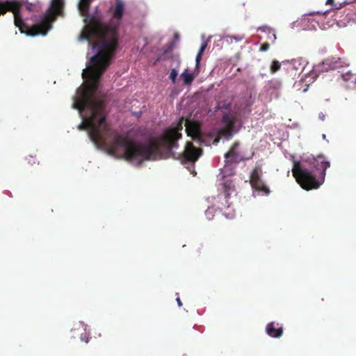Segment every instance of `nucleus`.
Listing matches in <instances>:
<instances>
[{
	"mask_svg": "<svg viewBox=\"0 0 356 356\" xmlns=\"http://www.w3.org/2000/svg\"><path fill=\"white\" fill-rule=\"evenodd\" d=\"M124 9L122 0H117L113 17L104 24L95 17L85 15V26L79 36L91 45L93 55L89 58L82 78L86 81L73 96L72 107L79 111L81 123L79 130H86L90 140L99 149H159L157 143L136 142L118 135L106 120L104 101L99 92V81L110 64L118 47V27Z\"/></svg>",
	"mask_w": 356,
	"mask_h": 356,
	"instance_id": "f257e3e1",
	"label": "nucleus"
},
{
	"mask_svg": "<svg viewBox=\"0 0 356 356\" xmlns=\"http://www.w3.org/2000/svg\"><path fill=\"white\" fill-rule=\"evenodd\" d=\"M184 122L188 136L198 144L207 146L217 145L220 138L229 139L238 131L241 125L238 116L229 113L223 115L222 127L218 131L206 135L202 133L198 123L181 118L176 126L167 129L163 134V142L170 150L178 146L177 141L181 138Z\"/></svg>",
	"mask_w": 356,
	"mask_h": 356,
	"instance_id": "f03ea898",
	"label": "nucleus"
},
{
	"mask_svg": "<svg viewBox=\"0 0 356 356\" xmlns=\"http://www.w3.org/2000/svg\"><path fill=\"white\" fill-rule=\"evenodd\" d=\"M313 165L317 170H321L318 176L315 175L313 171L308 169L304 163L300 161L293 162V176L300 186L306 191L318 188L325 181L326 170L330 166V161L322 155L314 159Z\"/></svg>",
	"mask_w": 356,
	"mask_h": 356,
	"instance_id": "7ed1b4c3",
	"label": "nucleus"
},
{
	"mask_svg": "<svg viewBox=\"0 0 356 356\" xmlns=\"http://www.w3.org/2000/svg\"><path fill=\"white\" fill-rule=\"evenodd\" d=\"M225 164L218 175L219 184L222 186L223 192L218 195V198L223 200L225 204L222 202V204L229 209L230 204L227 199L234 192V186L230 177L234 174L236 163L245 159L238 143L232 146L229 152L225 154Z\"/></svg>",
	"mask_w": 356,
	"mask_h": 356,
	"instance_id": "20e7f679",
	"label": "nucleus"
},
{
	"mask_svg": "<svg viewBox=\"0 0 356 356\" xmlns=\"http://www.w3.org/2000/svg\"><path fill=\"white\" fill-rule=\"evenodd\" d=\"M35 7V5L29 3L26 0H0V15H4L7 11L13 12L15 24L19 27L21 33L34 36L36 35V19L31 27L26 26L23 19V9L25 8L29 12H32Z\"/></svg>",
	"mask_w": 356,
	"mask_h": 356,
	"instance_id": "39448f33",
	"label": "nucleus"
},
{
	"mask_svg": "<svg viewBox=\"0 0 356 356\" xmlns=\"http://www.w3.org/2000/svg\"><path fill=\"white\" fill-rule=\"evenodd\" d=\"M202 151L200 149L195 148L193 145L189 142H187L184 150L179 155L181 161L186 166L191 173L194 172L193 164L201 156Z\"/></svg>",
	"mask_w": 356,
	"mask_h": 356,
	"instance_id": "423d86ee",
	"label": "nucleus"
},
{
	"mask_svg": "<svg viewBox=\"0 0 356 356\" xmlns=\"http://www.w3.org/2000/svg\"><path fill=\"white\" fill-rule=\"evenodd\" d=\"M262 171L259 167H256L250 175V184L252 188V195L254 197L264 196L267 194V188L264 181L261 179Z\"/></svg>",
	"mask_w": 356,
	"mask_h": 356,
	"instance_id": "0eeeda50",
	"label": "nucleus"
},
{
	"mask_svg": "<svg viewBox=\"0 0 356 356\" xmlns=\"http://www.w3.org/2000/svg\"><path fill=\"white\" fill-rule=\"evenodd\" d=\"M296 63L297 61L296 60H286L281 63L277 60H273L270 65V72L272 74H275L281 70L282 65L284 67V68L286 69H288L289 67L291 65L292 67H295L296 70H298L299 67L296 66Z\"/></svg>",
	"mask_w": 356,
	"mask_h": 356,
	"instance_id": "6e6552de",
	"label": "nucleus"
},
{
	"mask_svg": "<svg viewBox=\"0 0 356 356\" xmlns=\"http://www.w3.org/2000/svg\"><path fill=\"white\" fill-rule=\"evenodd\" d=\"M283 334V327L279 323L275 324L274 322L268 323V336L280 338Z\"/></svg>",
	"mask_w": 356,
	"mask_h": 356,
	"instance_id": "1a4fd4ad",
	"label": "nucleus"
},
{
	"mask_svg": "<svg viewBox=\"0 0 356 356\" xmlns=\"http://www.w3.org/2000/svg\"><path fill=\"white\" fill-rule=\"evenodd\" d=\"M281 88V82L280 81H268V91L272 90L270 92V98L277 99L280 96V90Z\"/></svg>",
	"mask_w": 356,
	"mask_h": 356,
	"instance_id": "9d476101",
	"label": "nucleus"
},
{
	"mask_svg": "<svg viewBox=\"0 0 356 356\" xmlns=\"http://www.w3.org/2000/svg\"><path fill=\"white\" fill-rule=\"evenodd\" d=\"M90 3V0H79L78 4V10L81 15L84 16L86 15L89 5Z\"/></svg>",
	"mask_w": 356,
	"mask_h": 356,
	"instance_id": "9b49d317",
	"label": "nucleus"
},
{
	"mask_svg": "<svg viewBox=\"0 0 356 356\" xmlns=\"http://www.w3.org/2000/svg\"><path fill=\"white\" fill-rule=\"evenodd\" d=\"M323 68L326 70L335 69L337 65V61L334 60V58H327L322 63Z\"/></svg>",
	"mask_w": 356,
	"mask_h": 356,
	"instance_id": "f8f14e48",
	"label": "nucleus"
},
{
	"mask_svg": "<svg viewBox=\"0 0 356 356\" xmlns=\"http://www.w3.org/2000/svg\"><path fill=\"white\" fill-rule=\"evenodd\" d=\"M181 77L183 79L184 83L186 85L191 84L194 79L193 74L188 73L187 70H185L181 74Z\"/></svg>",
	"mask_w": 356,
	"mask_h": 356,
	"instance_id": "ddd939ff",
	"label": "nucleus"
},
{
	"mask_svg": "<svg viewBox=\"0 0 356 356\" xmlns=\"http://www.w3.org/2000/svg\"><path fill=\"white\" fill-rule=\"evenodd\" d=\"M325 3L326 5L332 6L333 9H340L345 5H346L348 3L346 1H343L342 3H335L334 0H327Z\"/></svg>",
	"mask_w": 356,
	"mask_h": 356,
	"instance_id": "4468645a",
	"label": "nucleus"
},
{
	"mask_svg": "<svg viewBox=\"0 0 356 356\" xmlns=\"http://www.w3.org/2000/svg\"><path fill=\"white\" fill-rule=\"evenodd\" d=\"M207 42H204L202 44L201 47H200V49L198 51V54L196 56V59H195V62H196V66L197 67L199 65H200V60H201V57H202V53L204 52V51L205 50L206 47H207Z\"/></svg>",
	"mask_w": 356,
	"mask_h": 356,
	"instance_id": "2eb2a0df",
	"label": "nucleus"
},
{
	"mask_svg": "<svg viewBox=\"0 0 356 356\" xmlns=\"http://www.w3.org/2000/svg\"><path fill=\"white\" fill-rule=\"evenodd\" d=\"M214 209L213 207H209L205 211L206 217L211 220L213 217Z\"/></svg>",
	"mask_w": 356,
	"mask_h": 356,
	"instance_id": "dca6fc26",
	"label": "nucleus"
},
{
	"mask_svg": "<svg viewBox=\"0 0 356 356\" xmlns=\"http://www.w3.org/2000/svg\"><path fill=\"white\" fill-rule=\"evenodd\" d=\"M177 75H178V72L177 70L175 69H173L171 72H170V79H171V81H172V83H175L176 82V80H177Z\"/></svg>",
	"mask_w": 356,
	"mask_h": 356,
	"instance_id": "f3484780",
	"label": "nucleus"
},
{
	"mask_svg": "<svg viewBox=\"0 0 356 356\" xmlns=\"http://www.w3.org/2000/svg\"><path fill=\"white\" fill-rule=\"evenodd\" d=\"M271 35L273 38V41H275L276 40L275 31L268 28V40L271 39Z\"/></svg>",
	"mask_w": 356,
	"mask_h": 356,
	"instance_id": "a211bd4d",
	"label": "nucleus"
},
{
	"mask_svg": "<svg viewBox=\"0 0 356 356\" xmlns=\"http://www.w3.org/2000/svg\"><path fill=\"white\" fill-rule=\"evenodd\" d=\"M224 215L226 216L227 218H233L235 216L234 211L227 212L226 211H224Z\"/></svg>",
	"mask_w": 356,
	"mask_h": 356,
	"instance_id": "6ab92c4d",
	"label": "nucleus"
},
{
	"mask_svg": "<svg viewBox=\"0 0 356 356\" xmlns=\"http://www.w3.org/2000/svg\"><path fill=\"white\" fill-rule=\"evenodd\" d=\"M86 334H87L86 333L85 334L84 336L83 334H81L80 339H81V341H84L86 343H88V339L87 338L86 339H85V337H86Z\"/></svg>",
	"mask_w": 356,
	"mask_h": 356,
	"instance_id": "aec40b11",
	"label": "nucleus"
},
{
	"mask_svg": "<svg viewBox=\"0 0 356 356\" xmlns=\"http://www.w3.org/2000/svg\"><path fill=\"white\" fill-rule=\"evenodd\" d=\"M260 49L264 51L267 49V44H264L261 46Z\"/></svg>",
	"mask_w": 356,
	"mask_h": 356,
	"instance_id": "412c9836",
	"label": "nucleus"
},
{
	"mask_svg": "<svg viewBox=\"0 0 356 356\" xmlns=\"http://www.w3.org/2000/svg\"><path fill=\"white\" fill-rule=\"evenodd\" d=\"M79 324L83 327L84 331L86 332L87 325H85L83 322H80Z\"/></svg>",
	"mask_w": 356,
	"mask_h": 356,
	"instance_id": "4be33fe9",
	"label": "nucleus"
},
{
	"mask_svg": "<svg viewBox=\"0 0 356 356\" xmlns=\"http://www.w3.org/2000/svg\"><path fill=\"white\" fill-rule=\"evenodd\" d=\"M176 300H177V304H178L179 306H181L182 305V303H181V300H180L179 298H177Z\"/></svg>",
	"mask_w": 356,
	"mask_h": 356,
	"instance_id": "5701e85b",
	"label": "nucleus"
},
{
	"mask_svg": "<svg viewBox=\"0 0 356 356\" xmlns=\"http://www.w3.org/2000/svg\"><path fill=\"white\" fill-rule=\"evenodd\" d=\"M323 118H324V115L323 116H321V120H323Z\"/></svg>",
	"mask_w": 356,
	"mask_h": 356,
	"instance_id": "b1692460",
	"label": "nucleus"
},
{
	"mask_svg": "<svg viewBox=\"0 0 356 356\" xmlns=\"http://www.w3.org/2000/svg\"><path fill=\"white\" fill-rule=\"evenodd\" d=\"M323 118H324V115L323 116H321V120H323Z\"/></svg>",
	"mask_w": 356,
	"mask_h": 356,
	"instance_id": "393cba45",
	"label": "nucleus"
},
{
	"mask_svg": "<svg viewBox=\"0 0 356 356\" xmlns=\"http://www.w3.org/2000/svg\"><path fill=\"white\" fill-rule=\"evenodd\" d=\"M90 54V52H88V54H87L88 56H89Z\"/></svg>",
	"mask_w": 356,
	"mask_h": 356,
	"instance_id": "a878e982",
	"label": "nucleus"
},
{
	"mask_svg": "<svg viewBox=\"0 0 356 356\" xmlns=\"http://www.w3.org/2000/svg\"><path fill=\"white\" fill-rule=\"evenodd\" d=\"M355 83H356V78H355Z\"/></svg>",
	"mask_w": 356,
	"mask_h": 356,
	"instance_id": "bb28decb",
	"label": "nucleus"
}]
</instances>
